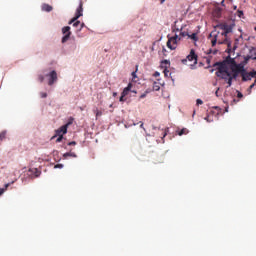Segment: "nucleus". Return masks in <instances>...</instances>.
<instances>
[{
    "label": "nucleus",
    "mask_w": 256,
    "mask_h": 256,
    "mask_svg": "<svg viewBox=\"0 0 256 256\" xmlns=\"http://www.w3.org/2000/svg\"><path fill=\"white\" fill-rule=\"evenodd\" d=\"M182 63H187V59H183V60H182Z\"/></svg>",
    "instance_id": "nucleus-42"
},
{
    "label": "nucleus",
    "mask_w": 256,
    "mask_h": 256,
    "mask_svg": "<svg viewBox=\"0 0 256 256\" xmlns=\"http://www.w3.org/2000/svg\"><path fill=\"white\" fill-rule=\"evenodd\" d=\"M62 33H63V37H62V43H67V41H69L70 37H71V27L66 26L62 28Z\"/></svg>",
    "instance_id": "nucleus-5"
},
{
    "label": "nucleus",
    "mask_w": 256,
    "mask_h": 256,
    "mask_svg": "<svg viewBox=\"0 0 256 256\" xmlns=\"http://www.w3.org/2000/svg\"><path fill=\"white\" fill-rule=\"evenodd\" d=\"M79 17H83V1H82V0H80L79 6H78V8L76 9L75 17L72 18V19L69 21V25H72L73 23H75V21H77V19H79Z\"/></svg>",
    "instance_id": "nucleus-4"
},
{
    "label": "nucleus",
    "mask_w": 256,
    "mask_h": 256,
    "mask_svg": "<svg viewBox=\"0 0 256 256\" xmlns=\"http://www.w3.org/2000/svg\"><path fill=\"white\" fill-rule=\"evenodd\" d=\"M41 9H42V11H45L46 13H51V11H53V6L44 3V4H42Z\"/></svg>",
    "instance_id": "nucleus-10"
},
{
    "label": "nucleus",
    "mask_w": 256,
    "mask_h": 256,
    "mask_svg": "<svg viewBox=\"0 0 256 256\" xmlns=\"http://www.w3.org/2000/svg\"><path fill=\"white\" fill-rule=\"evenodd\" d=\"M38 81H40V83H43L45 81V76L39 75L38 76Z\"/></svg>",
    "instance_id": "nucleus-24"
},
{
    "label": "nucleus",
    "mask_w": 256,
    "mask_h": 256,
    "mask_svg": "<svg viewBox=\"0 0 256 256\" xmlns=\"http://www.w3.org/2000/svg\"><path fill=\"white\" fill-rule=\"evenodd\" d=\"M188 61H193L194 65H197V54H195V50H191L190 54L187 56Z\"/></svg>",
    "instance_id": "nucleus-7"
},
{
    "label": "nucleus",
    "mask_w": 256,
    "mask_h": 256,
    "mask_svg": "<svg viewBox=\"0 0 256 256\" xmlns=\"http://www.w3.org/2000/svg\"><path fill=\"white\" fill-rule=\"evenodd\" d=\"M5 193V189L4 188H0V196L3 195Z\"/></svg>",
    "instance_id": "nucleus-36"
},
{
    "label": "nucleus",
    "mask_w": 256,
    "mask_h": 256,
    "mask_svg": "<svg viewBox=\"0 0 256 256\" xmlns=\"http://www.w3.org/2000/svg\"><path fill=\"white\" fill-rule=\"evenodd\" d=\"M222 29H223V32L221 33L217 32V30H214L209 34L208 39L211 40L212 47H215L217 43H219V45H223V43H227V34L231 33L232 28L228 25H224Z\"/></svg>",
    "instance_id": "nucleus-2"
},
{
    "label": "nucleus",
    "mask_w": 256,
    "mask_h": 256,
    "mask_svg": "<svg viewBox=\"0 0 256 256\" xmlns=\"http://www.w3.org/2000/svg\"><path fill=\"white\" fill-rule=\"evenodd\" d=\"M65 125H67V128L69 129V126H70V125H73V118H70L69 121H68V123L65 124Z\"/></svg>",
    "instance_id": "nucleus-26"
},
{
    "label": "nucleus",
    "mask_w": 256,
    "mask_h": 256,
    "mask_svg": "<svg viewBox=\"0 0 256 256\" xmlns=\"http://www.w3.org/2000/svg\"><path fill=\"white\" fill-rule=\"evenodd\" d=\"M253 87H255V84H254V83H253L252 85H250V87H249V89H248L249 93H251V89H253Z\"/></svg>",
    "instance_id": "nucleus-35"
},
{
    "label": "nucleus",
    "mask_w": 256,
    "mask_h": 256,
    "mask_svg": "<svg viewBox=\"0 0 256 256\" xmlns=\"http://www.w3.org/2000/svg\"><path fill=\"white\" fill-rule=\"evenodd\" d=\"M132 87H133V84L129 83L128 86L123 89L121 95H123V97H127V95H129V91H131Z\"/></svg>",
    "instance_id": "nucleus-11"
},
{
    "label": "nucleus",
    "mask_w": 256,
    "mask_h": 256,
    "mask_svg": "<svg viewBox=\"0 0 256 256\" xmlns=\"http://www.w3.org/2000/svg\"><path fill=\"white\" fill-rule=\"evenodd\" d=\"M57 135H55L52 139H55ZM63 141V134L58 135V138L56 139V143H61Z\"/></svg>",
    "instance_id": "nucleus-17"
},
{
    "label": "nucleus",
    "mask_w": 256,
    "mask_h": 256,
    "mask_svg": "<svg viewBox=\"0 0 256 256\" xmlns=\"http://www.w3.org/2000/svg\"><path fill=\"white\" fill-rule=\"evenodd\" d=\"M169 65H170V62H169L168 60H163V61H162V67L165 68V69H164V75H165V77H169V75H171V74L169 73V70L167 69V67H169Z\"/></svg>",
    "instance_id": "nucleus-8"
},
{
    "label": "nucleus",
    "mask_w": 256,
    "mask_h": 256,
    "mask_svg": "<svg viewBox=\"0 0 256 256\" xmlns=\"http://www.w3.org/2000/svg\"><path fill=\"white\" fill-rule=\"evenodd\" d=\"M242 97H243V93L238 92V94H237V98H238V99H242Z\"/></svg>",
    "instance_id": "nucleus-32"
},
{
    "label": "nucleus",
    "mask_w": 256,
    "mask_h": 256,
    "mask_svg": "<svg viewBox=\"0 0 256 256\" xmlns=\"http://www.w3.org/2000/svg\"><path fill=\"white\" fill-rule=\"evenodd\" d=\"M234 9L236 10V9H237V6H234Z\"/></svg>",
    "instance_id": "nucleus-48"
},
{
    "label": "nucleus",
    "mask_w": 256,
    "mask_h": 256,
    "mask_svg": "<svg viewBox=\"0 0 256 256\" xmlns=\"http://www.w3.org/2000/svg\"><path fill=\"white\" fill-rule=\"evenodd\" d=\"M154 77H159V72H155Z\"/></svg>",
    "instance_id": "nucleus-39"
},
{
    "label": "nucleus",
    "mask_w": 256,
    "mask_h": 256,
    "mask_svg": "<svg viewBox=\"0 0 256 256\" xmlns=\"http://www.w3.org/2000/svg\"><path fill=\"white\" fill-rule=\"evenodd\" d=\"M40 97H41L42 99H46V97H47V92H40Z\"/></svg>",
    "instance_id": "nucleus-25"
},
{
    "label": "nucleus",
    "mask_w": 256,
    "mask_h": 256,
    "mask_svg": "<svg viewBox=\"0 0 256 256\" xmlns=\"http://www.w3.org/2000/svg\"><path fill=\"white\" fill-rule=\"evenodd\" d=\"M68 145H69V146H71V145H77V142L72 141V142H69Z\"/></svg>",
    "instance_id": "nucleus-37"
},
{
    "label": "nucleus",
    "mask_w": 256,
    "mask_h": 256,
    "mask_svg": "<svg viewBox=\"0 0 256 256\" xmlns=\"http://www.w3.org/2000/svg\"><path fill=\"white\" fill-rule=\"evenodd\" d=\"M10 185H11V183H7V184H5L4 191H7V189H9Z\"/></svg>",
    "instance_id": "nucleus-33"
},
{
    "label": "nucleus",
    "mask_w": 256,
    "mask_h": 256,
    "mask_svg": "<svg viewBox=\"0 0 256 256\" xmlns=\"http://www.w3.org/2000/svg\"><path fill=\"white\" fill-rule=\"evenodd\" d=\"M137 77V72H132V81H136L135 78Z\"/></svg>",
    "instance_id": "nucleus-30"
},
{
    "label": "nucleus",
    "mask_w": 256,
    "mask_h": 256,
    "mask_svg": "<svg viewBox=\"0 0 256 256\" xmlns=\"http://www.w3.org/2000/svg\"><path fill=\"white\" fill-rule=\"evenodd\" d=\"M95 115H96V119H97L98 117H101V115H103V112H101L100 110L96 109L95 110Z\"/></svg>",
    "instance_id": "nucleus-21"
},
{
    "label": "nucleus",
    "mask_w": 256,
    "mask_h": 256,
    "mask_svg": "<svg viewBox=\"0 0 256 256\" xmlns=\"http://www.w3.org/2000/svg\"><path fill=\"white\" fill-rule=\"evenodd\" d=\"M250 59L256 60V57H254L253 55H248V56H246V57L244 58L245 63H248Z\"/></svg>",
    "instance_id": "nucleus-20"
},
{
    "label": "nucleus",
    "mask_w": 256,
    "mask_h": 256,
    "mask_svg": "<svg viewBox=\"0 0 256 256\" xmlns=\"http://www.w3.org/2000/svg\"><path fill=\"white\" fill-rule=\"evenodd\" d=\"M217 53V50L213 51V55H215Z\"/></svg>",
    "instance_id": "nucleus-44"
},
{
    "label": "nucleus",
    "mask_w": 256,
    "mask_h": 256,
    "mask_svg": "<svg viewBox=\"0 0 256 256\" xmlns=\"http://www.w3.org/2000/svg\"><path fill=\"white\" fill-rule=\"evenodd\" d=\"M29 173H31L35 177H39V175H41V171H39V169L37 168H30Z\"/></svg>",
    "instance_id": "nucleus-12"
},
{
    "label": "nucleus",
    "mask_w": 256,
    "mask_h": 256,
    "mask_svg": "<svg viewBox=\"0 0 256 256\" xmlns=\"http://www.w3.org/2000/svg\"><path fill=\"white\" fill-rule=\"evenodd\" d=\"M46 77H49L48 85H53L55 81H57V72L55 70H52L49 74L46 75Z\"/></svg>",
    "instance_id": "nucleus-6"
},
{
    "label": "nucleus",
    "mask_w": 256,
    "mask_h": 256,
    "mask_svg": "<svg viewBox=\"0 0 256 256\" xmlns=\"http://www.w3.org/2000/svg\"><path fill=\"white\" fill-rule=\"evenodd\" d=\"M208 53H213V50L210 49Z\"/></svg>",
    "instance_id": "nucleus-46"
},
{
    "label": "nucleus",
    "mask_w": 256,
    "mask_h": 256,
    "mask_svg": "<svg viewBox=\"0 0 256 256\" xmlns=\"http://www.w3.org/2000/svg\"><path fill=\"white\" fill-rule=\"evenodd\" d=\"M187 133H189V130H187V128H183L178 132V135L181 137V135H187Z\"/></svg>",
    "instance_id": "nucleus-16"
},
{
    "label": "nucleus",
    "mask_w": 256,
    "mask_h": 256,
    "mask_svg": "<svg viewBox=\"0 0 256 256\" xmlns=\"http://www.w3.org/2000/svg\"><path fill=\"white\" fill-rule=\"evenodd\" d=\"M213 71H215V69H211V70H210V73H213Z\"/></svg>",
    "instance_id": "nucleus-45"
},
{
    "label": "nucleus",
    "mask_w": 256,
    "mask_h": 256,
    "mask_svg": "<svg viewBox=\"0 0 256 256\" xmlns=\"http://www.w3.org/2000/svg\"><path fill=\"white\" fill-rule=\"evenodd\" d=\"M249 53H250V55H253V57H256V49L255 48H251Z\"/></svg>",
    "instance_id": "nucleus-23"
},
{
    "label": "nucleus",
    "mask_w": 256,
    "mask_h": 256,
    "mask_svg": "<svg viewBox=\"0 0 256 256\" xmlns=\"http://www.w3.org/2000/svg\"><path fill=\"white\" fill-rule=\"evenodd\" d=\"M159 89H161V87L159 86V83L154 82L153 83V91H159Z\"/></svg>",
    "instance_id": "nucleus-18"
},
{
    "label": "nucleus",
    "mask_w": 256,
    "mask_h": 256,
    "mask_svg": "<svg viewBox=\"0 0 256 256\" xmlns=\"http://www.w3.org/2000/svg\"><path fill=\"white\" fill-rule=\"evenodd\" d=\"M180 37H189V32L183 31V28L180 29Z\"/></svg>",
    "instance_id": "nucleus-15"
},
{
    "label": "nucleus",
    "mask_w": 256,
    "mask_h": 256,
    "mask_svg": "<svg viewBox=\"0 0 256 256\" xmlns=\"http://www.w3.org/2000/svg\"><path fill=\"white\" fill-rule=\"evenodd\" d=\"M141 124H140V127H141V129H145L144 127H143V122H140Z\"/></svg>",
    "instance_id": "nucleus-40"
},
{
    "label": "nucleus",
    "mask_w": 256,
    "mask_h": 256,
    "mask_svg": "<svg viewBox=\"0 0 256 256\" xmlns=\"http://www.w3.org/2000/svg\"><path fill=\"white\" fill-rule=\"evenodd\" d=\"M219 90L216 91V96H218Z\"/></svg>",
    "instance_id": "nucleus-47"
},
{
    "label": "nucleus",
    "mask_w": 256,
    "mask_h": 256,
    "mask_svg": "<svg viewBox=\"0 0 256 256\" xmlns=\"http://www.w3.org/2000/svg\"><path fill=\"white\" fill-rule=\"evenodd\" d=\"M67 125L61 126L59 129L56 130V135H65L67 133Z\"/></svg>",
    "instance_id": "nucleus-9"
},
{
    "label": "nucleus",
    "mask_w": 256,
    "mask_h": 256,
    "mask_svg": "<svg viewBox=\"0 0 256 256\" xmlns=\"http://www.w3.org/2000/svg\"><path fill=\"white\" fill-rule=\"evenodd\" d=\"M54 169H63V164H56Z\"/></svg>",
    "instance_id": "nucleus-28"
},
{
    "label": "nucleus",
    "mask_w": 256,
    "mask_h": 256,
    "mask_svg": "<svg viewBox=\"0 0 256 256\" xmlns=\"http://www.w3.org/2000/svg\"><path fill=\"white\" fill-rule=\"evenodd\" d=\"M119 101H120L121 103H125V101H126L125 96H123V95L121 94Z\"/></svg>",
    "instance_id": "nucleus-29"
},
{
    "label": "nucleus",
    "mask_w": 256,
    "mask_h": 256,
    "mask_svg": "<svg viewBox=\"0 0 256 256\" xmlns=\"http://www.w3.org/2000/svg\"><path fill=\"white\" fill-rule=\"evenodd\" d=\"M147 93H149V91H146L145 93L140 95V99H145L147 97Z\"/></svg>",
    "instance_id": "nucleus-27"
},
{
    "label": "nucleus",
    "mask_w": 256,
    "mask_h": 256,
    "mask_svg": "<svg viewBox=\"0 0 256 256\" xmlns=\"http://www.w3.org/2000/svg\"><path fill=\"white\" fill-rule=\"evenodd\" d=\"M132 93H137V91H132Z\"/></svg>",
    "instance_id": "nucleus-49"
},
{
    "label": "nucleus",
    "mask_w": 256,
    "mask_h": 256,
    "mask_svg": "<svg viewBox=\"0 0 256 256\" xmlns=\"http://www.w3.org/2000/svg\"><path fill=\"white\" fill-rule=\"evenodd\" d=\"M72 23H73V27H79V25H81V21H79V20H76Z\"/></svg>",
    "instance_id": "nucleus-22"
},
{
    "label": "nucleus",
    "mask_w": 256,
    "mask_h": 256,
    "mask_svg": "<svg viewBox=\"0 0 256 256\" xmlns=\"http://www.w3.org/2000/svg\"><path fill=\"white\" fill-rule=\"evenodd\" d=\"M179 41H181V37H179L178 35L169 38L167 41L168 49H171V51H175V49H177V43H179Z\"/></svg>",
    "instance_id": "nucleus-3"
},
{
    "label": "nucleus",
    "mask_w": 256,
    "mask_h": 256,
    "mask_svg": "<svg viewBox=\"0 0 256 256\" xmlns=\"http://www.w3.org/2000/svg\"><path fill=\"white\" fill-rule=\"evenodd\" d=\"M213 67H217L215 75L219 77V79L226 81L227 87L233 85V79L239 77V73H241L242 81H251V79L256 76V71L246 72L235 62V59L229 56L222 62L214 63Z\"/></svg>",
    "instance_id": "nucleus-1"
},
{
    "label": "nucleus",
    "mask_w": 256,
    "mask_h": 256,
    "mask_svg": "<svg viewBox=\"0 0 256 256\" xmlns=\"http://www.w3.org/2000/svg\"><path fill=\"white\" fill-rule=\"evenodd\" d=\"M64 159H67V157H73V158H77V154H75V152H67L65 154H63Z\"/></svg>",
    "instance_id": "nucleus-13"
},
{
    "label": "nucleus",
    "mask_w": 256,
    "mask_h": 256,
    "mask_svg": "<svg viewBox=\"0 0 256 256\" xmlns=\"http://www.w3.org/2000/svg\"><path fill=\"white\" fill-rule=\"evenodd\" d=\"M113 97H117V92H114V93H113Z\"/></svg>",
    "instance_id": "nucleus-43"
},
{
    "label": "nucleus",
    "mask_w": 256,
    "mask_h": 256,
    "mask_svg": "<svg viewBox=\"0 0 256 256\" xmlns=\"http://www.w3.org/2000/svg\"><path fill=\"white\" fill-rule=\"evenodd\" d=\"M196 104H197V105H203V100L197 99V100H196Z\"/></svg>",
    "instance_id": "nucleus-31"
},
{
    "label": "nucleus",
    "mask_w": 256,
    "mask_h": 256,
    "mask_svg": "<svg viewBox=\"0 0 256 256\" xmlns=\"http://www.w3.org/2000/svg\"><path fill=\"white\" fill-rule=\"evenodd\" d=\"M189 39H192V41H198L199 38H197V33L188 34Z\"/></svg>",
    "instance_id": "nucleus-14"
},
{
    "label": "nucleus",
    "mask_w": 256,
    "mask_h": 256,
    "mask_svg": "<svg viewBox=\"0 0 256 256\" xmlns=\"http://www.w3.org/2000/svg\"><path fill=\"white\" fill-rule=\"evenodd\" d=\"M161 5L165 3V0H160Z\"/></svg>",
    "instance_id": "nucleus-41"
},
{
    "label": "nucleus",
    "mask_w": 256,
    "mask_h": 256,
    "mask_svg": "<svg viewBox=\"0 0 256 256\" xmlns=\"http://www.w3.org/2000/svg\"><path fill=\"white\" fill-rule=\"evenodd\" d=\"M237 15H238V17H241V16L243 15V11L238 10V11H237Z\"/></svg>",
    "instance_id": "nucleus-34"
},
{
    "label": "nucleus",
    "mask_w": 256,
    "mask_h": 256,
    "mask_svg": "<svg viewBox=\"0 0 256 256\" xmlns=\"http://www.w3.org/2000/svg\"><path fill=\"white\" fill-rule=\"evenodd\" d=\"M83 27H85V23L80 24V29H79V31H81V29H83Z\"/></svg>",
    "instance_id": "nucleus-38"
},
{
    "label": "nucleus",
    "mask_w": 256,
    "mask_h": 256,
    "mask_svg": "<svg viewBox=\"0 0 256 256\" xmlns=\"http://www.w3.org/2000/svg\"><path fill=\"white\" fill-rule=\"evenodd\" d=\"M206 119V121H209V118H205Z\"/></svg>",
    "instance_id": "nucleus-50"
},
{
    "label": "nucleus",
    "mask_w": 256,
    "mask_h": 256,
    "mask_svg": "<svg viewBox=\"0 0 256 256\" xmlns=\"http://www.w3.org/2000/svg\"><path fill=\"white\" fill-rule=\"evenodd\" d=\"M5 137H7V131L4 130L0 133V141H3V139H5Z\"/></svg>",
    "instance_id": "nucleus-19"
}]
</instances>
